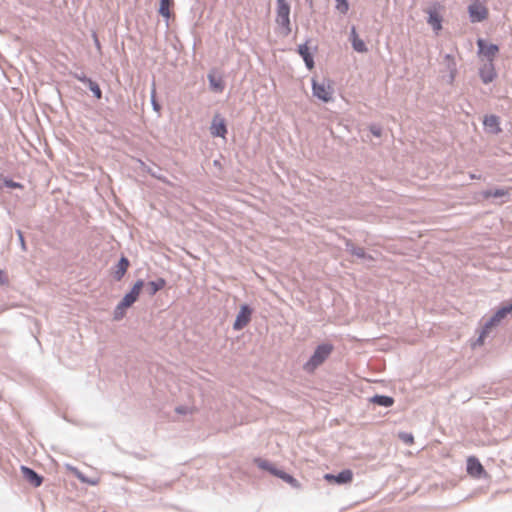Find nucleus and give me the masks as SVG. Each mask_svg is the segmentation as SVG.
<instances>
[{"label":"nucleus","instance_id":"1","mask_svg":"<svg viewBox=\"0 0 512 512\" xmlns=\"http://www.w3.org/2000/svg\"><path fill=\"white\" fill-rule=\"evenodd\" d=\"M333 351V345L329 343H323L315 349L313 355L310 359L305 363L304 370L312 373L314 372L320 365H322L325 360L330 356Z\"/></svg>","mask_w":512,"mask_h":512},{"label":"nucleus","instance_id":"2","mask_svg":"<svg viewBox=\"0 0 512 512\" xmlns=\"http://www.w3.org/2000/svg\"><path fill=\"white\" fill-rule=\"evenodd\" d=\"M510 312H512V302H509L500 309H498L496 313L490 318V320L487 321L483 326V330L479 337V342L483 343V340L489 333V331L494 326L498 325Z\"/></svg>","mask_w":512,"mask_h":512},{"label":"nucleus","instance_id":"3","mask_svg":"<svg viewBox=\"0 0 512 512\" xmlns=\"http://www.w3.org/2000/svg\"><path fill=\"white\" fill-rule=\"evenodd\" d=\"M312 90L313 95L323 102H330L333 99L334 90L329 80H322L320 82L313 80Z\"/></svg>","mask_w":512,"mask_h":512},{"label":"nucleus","instance_id":"4","mask_svg":"<svg viewBox=\"0 0 512 512\" xmlns=\"http://www.w3.org/2000/svg\"><path fill=\"white\" fill-rule=\"evenodd\" d=\"M468 13L472 23L482 22L489 16L486 5L479 0H473L468 6Z\"/></svg>","mask_w":512,"mask_h":512},{"label":"nucleus","instance_id":"5","mask_svg":"<svg viewBox=\"0 0 512 512\" xmlns=\"http://www.w3.org/2000/svg\"><path fill=\"white\" fill-rule=\"evenodd\" d=\"M144 282L143 280H138L127 294L123 297L121 302L118 304V309H126L130 307L138 298Z\"/></svg>","mask_w":512,"mask_h":512},{"label":"nucleus","instance_id":"6","mask_svg":"<svg viewBox=\"0 0 512 512\" xmlns=\"http://www.w3.org/2000/svg\"><path fill=\"white\" fill-rule=\"evenodd\" d=\"M252 309L244 304L241 305L240 311L238 312L236 319L233 324L235 330L243 329L251 320Z\"/></svg>","mask_w":512,"mask_h":512},{"label":"nucleus","instance_id":"7","mask_svg":"<svg viewBox=\"0 0 512 512\" xmlns=\"http://www.w3.org/2000/svg\"><path fill=\"white\" fill-rule=\"evenodd\" d=\"M278 2V15L277 23L281 26L283 33L288 34V4L286 0H277Z\"/></svg>","mask_w":512,"mask_h":512},{"label":"nucleus","instance_id":"8","mask_svg":"<svg viewBox=\"0 0 512 512\" xmlns=\"http://www.w3.org/2000/svg\"><path fill=\"white\" fill-rule=\"evenodd\" d=\"M210 132L214 137H225L227 133L225 119L221 117L219 114H216L213 117Z\"/></svg>","mask_w":512,"mask_h":512},{"label":"nucleus","instance_id":"9","mask_svg":"<svg viewBox=\"0 0 512 512\" xmlns=\"http://www.w3.org/2000/svg\"><path fill=\"white\" fill-rule=\"evenodd\" d=\"M477 45L479 48V55L484 56L488 61H493L494 57L499 51L497 45L487 44L483 39H478Z\"/></svg>","mask_w":512,"mask_h":512},{"label":"nucleus","instance_id":"10","mask_svg":"<svg viewBox=\"0 0 512 512\" xmlns=\"http://www.w3.org/2000/svg\"><path fill=\"white\" fill-rule=\"evenodd\" d=\"M324 479L329 483L347 484L353 479V472L349 469L341 471L338 475L325 474Z\"/></svg>","mask_w":512,"mask_h":512},{"label":"nucleus","instance_id":"11","mask_svg":"<svg viewBox=\"0 0 512 512\" xmlns=\"http://www.w3.org/2000/svg\"><path fill=\"white\" fill-rule=\"evenodd\" d=\"M467 473L475 478L481 477L482 474L484 473L483 465L474 456H470L467 459Z\"/></svg>","mask_w":512,"mask_h":512},{"label":"nucleus","instance_id":"12","mask_svg":"<svg viewBox=\"0 0 512 512\" xmlns=\"http://www.w3.org/2000/svg\"><path fill=\"white\" fill-rule=\"evenodd\" d=\"M483 124L486 131L491 134H499L502 131L499 117L496 115H486L484 117Z\"/></svg>","mask_w":512,"mask_h":512},{"label":"nucleus","instance_id":"13","mask_svg":"<svg viewBox=\"0 0 512 512\" xmlns=\"http://www.w3.org/2000/svg\"><path fill=\"white\" fill-rule=\"evenodd\" d=\"M426 12L428 14V24L433 28L435 33L438 34L439 31L442 29L441 15L435 9L432 8H429Z\"/></svg>","mask_w":512,"mask_h":512},{"label":"nucleus","instance_id":"14","mask_svg":"<svg viewBox=\"0 0 512 512\" xmlns=\"http://www.w3.org/2000/svg\"><path fill=\"white\" fill-rule=\"evenodd\" d=\"M480 77L486 84L492 82L495 79L496 72L493 61H488V63L484 64V66L480 69Z\"/></svg>","mask_w":512,"mask_h":512},{"label":"nucleus","instance_id":"15","mask_svg":"<svg viewBox=\"0 0 512 512\" xmlns=\"http://www.w3.org/2000/svg\"><path fill=\"white\" fill-rule=\"evenodd\" d=\"M21 470L25 479L28 480L32 485L38 487L42 484V477L39 476L33 469L22 466Z\"/></svg>","mask_w":512,"mask_h":512},{"label":"nucleus","instance_id":"16","mask_svg":"<svg viewBox=\"0 0 512 512\" xmlns=\"http://www.w3.org/2000/svg\"><path fill=\"white\" fill-rule=\"evenodd\" d=\"M351 42H352V47L355 51L360 52V53L367 52L366 44L364 43V41L362 39H360L359 35L356 32L355 27H353L351 30Z\"/></svg>","mask_w":512,"mask_h":512},{"label":"nucleus","instance_id":"17","mask_svg":"<svg viewBox=\"0 0 512 512\" xmlns=\"http://www.w3.org/2000/svg\"><path fill=\"white\" fill-rule=\"evenodd\" d=\"M209 86L214 92H222L224 90V82L220 76H216L213 73L208 74Z\"/></svg>","mask_w":512,"mask_h":512},{"label":"nucleus","instance_id":"18","mask_svg":"<svg viewBox=\"0 0 512 512\" xmlns=\"http://www.w3.org/2000/svg\"><path fill=\"white\" fill-rule=\"evenodd\" d=\"M299 54L305 61V64L308 69H312L314 67V61L312 54L310 52V48L307 46V44L300 45L298 49Z\"/></svg>","mask_w":512,"mask_h":512},{"label":"nucleus","instance_id":"19","mask_svg":"<svg viewBox=\"0 0 512 512\" xmlns=\"http://www.w3.org/2000/svg\"><path fill=\"white\" fill-rule=\"evenodd\" d=\"M128 266H129L128 259L126 257H121L117 264L116 270L114 272V278L116 280H121L122 277L125 275Z\"/></svg>","mask_w":512,"mask_h":512},{"label":"nucleus","instance_id":"20","mask_svg":"<svg viewBox=\"0 0 512 512\" xmlns=\"http://www.w3.org/2000/svg\"><path fill=\"white\" fill-rule=\"evenodd\" d=\"M165 284H166V282L162 278H159L155 281L148 282L147 291H148L149 295L152 296V295L156 294L159 290H161L165 286Z\"/></svg>","mask_w":512,"mask_h":512},{"label":"nucleus","instance_id":"21","mask_svg":"<svg viewBox=\"0 0 512 512\" xmlns=\"http://www.w3.org/2000/svg\"><path fill=\"white\" fill-rule=\"evenodd\" d=\"M173 3V0H160L159 6V14L166 19L170 18V5Z\"/></svg>","mask_w":512,"mask_h":512},{"label":"nucleus","instance_id":"22","mask_svg":"<svg viewBox=\"0 0 512 512\" xmlns=\"http://www.w3.org/2000/svg\"><path fill=\"white\" fill-rule=\"evenodd\" d=\"M373 402L381 406L389 407L393 404L394 401L391 397L388 396H375L373 398Z\"/></svg>","mask_w":512,"mask_h":512},{"label":"nucleus","instance_id":"23","mask_svg":"<svg viewBox=\"0 0 512 512\" xmlns=\"http://www.w3.org/2000/svg\"><path fill=\"white\" fill-rule=\"evenodd\" d=\"M87 87L97 99H100L102 97V91L95 81L92 80L91 82H89Z\"/></svg>","mask_w":512,"mask_h":512},{"label":"nucleus","instance_id":"24","mask_svg":"<svg viewBox=\"0 0 512 512\" xmlns=\"http://www.w3.org/2000/svg\"><path fill=\"white\" fill-rule=\"evenodd\" d=\"M270 473L272 475L282 479L283 481L288 482V473H286L283 470H280V469L276 468L274 465H272Z\"/></svg>","mask_w":512,"mask_h":512},{"label":"nucleus","instance_id":"25","mask_svg":"<svg viewBox=\"0 0 512 512\" xmlns=\"http://www.w3.org/2000/svg\"><path fill=\"white\" fill-rule=\"evenodd\" d=\"M255 464L260 468V469H263V470H267L270 472L271 468H272V463H270L269 461L265 460V459H261V458H257L255 459Z\"/></svg>","mask_w":512,"mask_h":512},{"label":"nucleus","instance_id":"26","mask_svg":"<svg viewBox=\"0 0 512 512\" xmlns=\"http://www.w3.org/2000/svg\"><path fill=\"white\" fill-rule=\"evenodd\" d=\"M67 468L77 477L78 480H80L82 483H85V481H88V477H86L81 471H79L77 468L72 467L70 465H67Z\"/></svg>","mask_w":512,"mask_h":512},{"label":"nucleus","instance_id":"27","mask_svg":"<svg viewBox=\"0 0 512 512\" xmlns=\"http://www.w3.org/2000/svg\"><path fill=\"white\" fill-rule=\"evenodd\" d=\"M336 8L343 14L347 13L349 9L347 0H336Z\"/></svg>","mask_w":512,"mask_h":512},{"label":"nucleus","instance_id":"28","mask_svg":"<svg viewBox=\"0 0 512 512\" xmlns=\"http://www.w3.org/2000/svg\"><path fill=\"white\" fill-rule=\"evenodd\" d=\"M399 438L406 444L411 445L414 443V438L412 434L409 433H400Z\"/></svg>","mask_w":512,"mask_h":512},{"label":"nucleus","instance_id":"29","mask_svg":"<svg viewBox=\"0 0 512 512\" xmlns=\"http://www.w3.org/2000/svg\"><path fill=\"white\" fill-rule=\"evenodd\" d=\"M3 185L7 188H10V189H16V188H21L22 185L18 182H15L11 179H4L3 181Z\"/></svg>","mask_w":512,"mask_h":512},{"label":"nucleus","instance_id":"30","mask_svg":"<svg viewBox=\"0 0 512 512\" xmlns=\"http://www.w3.org/2000/svg\"><path fill=\"white\" fill-rule=\"evenodd\" d=\"M507 194V191L504 189H496L494 191L487 192V197H502Z\"/></svg>","mask_w":512,"mask_h":512},{"label":"nucleus","instance_id":"31","mask_svg":"<svg viewBox=\"0 0 512 512\" xmlns=\"http://www.w3.org/2000/svg\"><path fill=\"white\" fill-rule=\"evenodd\" d=\"M75 78L85 84L86 86L89 84V82L92 81V79L88 78L84 73L75 74Z\"/></svg>","mask_w":512,"mask_h":512},{"label":"nucleus","instance_id":"32","mask_svg":"<svg viewBox=\"0 0 512 512\" xmlns=\"http://www.w3.org/2000/svg\"><path fill=\"white\" fill-rule=\"evenodd\" d=\"M155 94H156V91H155V89H153L151 92V103H152L153 109L158 112L160 110V105L157 103V101L155 99Z\"/></svg>","mask_w":512,"mask_h":512},{"label":"nucleus","instance_id":"33","mask_svg":"<svg viewBox=\"0 0 512 512\" xmlns=\"http://www.w3.org/2000/svg\"><path fill=\"white\" fill-rule=\"evenodd\" d=\"M17 235H18V238H19V241H20L22 249L25 250L26 249V245H25V241H24V237H23L22 232L20 230H17Z\"/></svg>","mask_w":512,"mask_h":512},{"label":"nucleus","instance_id":"34","mask_svg":"<svg viewBox=\"0 0 512 512\" xmlns=\"http://www.w3.org/2000/svg\"><path fill=\"white\" fill-rule=\"evenodd\" d=\"M85 483L95 486L99 483V479L98 478H88V481H85Z\"/></svg>","mask_w":512,"mask_h":512},{"label":"nucleus","instance_id":"35","mask_svg":"<svg viewBox=\"0 0 512 512\" xmlns=\"http://www.w3.org/2000/svg\"><path fill=\"white\" fill-rule=\"evenodd\" d=\"M125 309H118V306L115 309V319H119L123 315V311Z\"/></svg>","mask_w":512,"mask_h":512},{"label":"nucleus","instance_id":"36","mask_svg":"<svg viewBox=\"0 0 512 512\" xmlns=\"http://www.w3.org/2000/svg\"><path fill=\"white\" fill-rule=\"evenodd\" d=\"M355 255H357L358 257H362L364 255V251L363 249L359 248L357 249L355 252Z\"/></svg>","mask_w":512,"mask_h":512},{"label":"nucleus","instance_id":"37","mask_svg":"<svg viewBox=\"0 0 512 512\" xmlns=\"http://www.w3.org/2000/svg\"><path fill=\"white\" fill-rule=\"evenodd\" d=\"M176 411H177L178 413H180V414H184V413H186V408H184V407H178V408H176Z\"/></svg>","mask_w":512,"mask_h":512},{"label":"nucleus","instance_id":"38","mask_svg":"<svg viewBox=\"0 0 512 512\" xmlns=\"http://www.w3.org/2000/svg\"><path fill=\"white\" fill-rule=\"evenodd\" d=\"M94 42H95V45L98 49H100V43H99V40L97 39L96 36H94Z\"/></svg>","mask_w":512,"mask_h":512},{"label":"nucleus","instance_id":"39","mask_svg":"<svg viewBox=\"0 0 512 512\" xmlns=\"http://www.w3.org/2000/svg\"><path fill=\"white\" fill-rule=\"evenodd\" d=\"M0 281L3 282V272L0 270Z\"/></svg>","mask_w":512,"mask_h":512},{"label":"nucleus","instance_id":"40","mask_svg":"<svg viewBox=\"0 0 512 512\" xmlns=\"http://www.w3.org/2000/svg\"><path fill=\"white\" fill-rule=\"evenodd\" d=\"M373 133L376 135V136H379V133L377 131H373Z\"/></svg>","mask_w":512,"mask_h":512}]
</instances>
